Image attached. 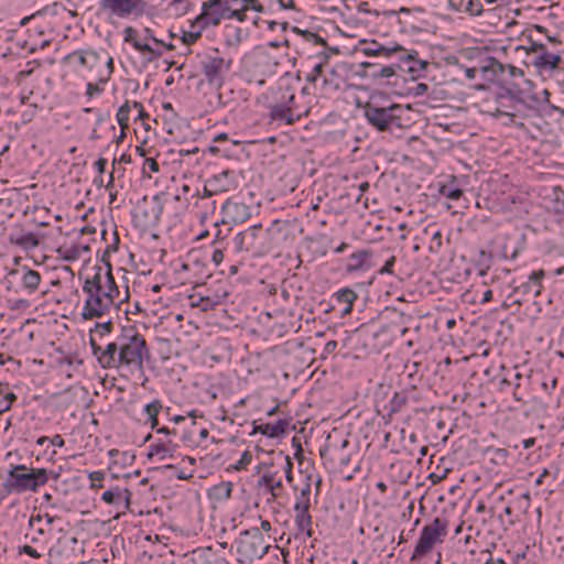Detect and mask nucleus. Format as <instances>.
I'll return each instance as SVG.
<instances>
[{"label":"nucleus","instance_id":"8fccbe9b","mask_svg":"<svg viewBox=\"0 0 564 564\" xmlns=\"http://www.w3.org/2000/svg\"><path fill=\"white\" fill-rule=\"evenodd\" d=\"M441 193L449 199L456 200L463 195V191L460 188H447L443 187Z\"/></svg>","mask_w":564,"mask_h":564},{"label":"nucleus","instance_id":"9b49d317","mask_svg":"<svg viewBox=\"0 0 564 564\" xmlns=\"http://www.w3.org/2000/svg\"><path fill=\"white\" fill-rule=\"evenodd\" d=\"M144 0H100L99 9L110 17L127 19L143 12Z\"/></svg>","mask_w":564,"mask_h":564},{"label":"nucleus","instance_id":"6e6552de","mask_svg":"<svg viewBox=\"0 0 564 564\" xmlns=\"http://www.w3.org/2000/svg\"><path fill=\"white\" fill-rule=\"evenodd\" d=\"M544 276L545 272L543 269L532 271L528 275L527 281L512 286V291L508 294L507 300H511L512 304H516L519 308L529 295L538 296L541 294Z\"/></svg>","mask_w":564,"mask_h":564},{"label":"nucleus","instance_id":"f704fd0d","mask_svg":"<svg viewBox=\"0 0 564 564\" xmlns=\"http://www.w3.org/2000/svg\"><path fill=\"white\" fill-rule=\"evenodd\" d=\"M336 301L341 304L352 305L357 294L349 288H344L335 293Z\"/></svg>","mask_w":564,"mask_h":564},{"label":"nucleus","instance_id":"bf43d9fd","mask_svg":"<svg viewBox=\"0 0 564 564\" xmlns=\"http://www.w3.org/2000/svg\"><path fill=\"white\" fill-rule=\"evenodd\" d=\"M87 57V50L86 51H77L68 55V58H77L78 63L82 66H86V58Z\"/></svg>","mask_w":564,"mask_h":564},{"label":"nucleus","instance_id":"603ef678","mask_svg":"<svg viewBox=\"0 0 564 564\" xmlns=\"http://www.w3.org/2000/svg\"><path fill=\"white\" fill-rule=\"evenodd\" d=\"M394 263H395V257L392 256L386 261L383 267L378 270V273L379 274H384V273L392 274Z\"/></svg>","mask_w":564,"mask_h":564},{"label":"nucleus","instance_id":"f257e3e1","mask_svg":"<svg viewBox=\"0 0 564 564\" xmlns=\"http://www.w3.org/2000/svg\"><path fill=\"white\" fill-rule=\"evenodd\" d=\"M93 275H87L83 284V292L86 295L80 316L85 321L100 318L108 315L111 310H118L116 300L120 291L112 275L111 265L107 263L104 270L97 265Z\"/></svg>","mask_w":564,"mask_h":564},{"label":"nucleus","instance_id":"338daca9","mask_svg":"<svg viewBox=\"0 0 564 564\" xmlns=\"http://www.w3.org/2000/svg\"><path fill=\"white\" fill-rule=\"evenodd\" d=\"M545 48H546V46H545L544 44H542V43H538V42L532 41V40L530 39V48H529V51H530V52H534V53H536V55H538V54H540L542 51H544Z\"/></svg>","mask_w":564,"mask_h":564},{"label":"nucleus","instance_id":"9d476101","mask_svg":"<svg viewBox=\"0 0 564 564\" xmlns=\"http://www.w3.org/2000/svg\"><path fill=\"white\" fill-rule=\"evenodd\" d=\"M226 0H207L202 3V12L194 19L192 26L207 29L218 25L227 19Z\"/></svg>","mask_w":564,"mask_h":564},{"label":"nucleus","instance_id":"a878e982","mask_svg":"<svg viewBox=\"0 0 564 564\" xmlns=\"http://www.w3.org/2000/svg\"><path fill=\"white\" fill-rule=\"evenodd\" d=\"M360 66L365 67V68H371V73L369 75H371L372 77H379V78H389L391 76H393L395 74V69L397 68H401V66L399 64H390V65H382V66H378L376 64H371V63H361Z\"/></svg>","mask_w":564,"mask_h":564},{"label":"nucleus","instance_id":"4468645a","mask_svg":"<svg viewBox=\"0 0 564 564\" xmlns=\"http://www.w3.org/2000/svg\"><path fill=\"white\" fill-rule=\"evenodd\" d=\"M364 53L369 56H384V57H389L391 55H397L398 59L401 62H406V63H412V62L416 63L417 62L414 58V55L417 54L415 51H413V53H410L409 51H406L404 47H402L400 45L384 46L377 42H372L364 48Z\"/></svg>","mask_w":564,"mask_h":564},{"label":"nucleus","instance_id":"e433bc0d","mask_svg":"<svg viewBox=\"0 0 564 564\" xmlns=\"http://www.w3.org/2000/svg\"><path fill=\"white\" fill-rule=\"evenodd\" d=\"M478 263H479V265H481V268L479 269V272H478L479 275H482V276L486 275L490 268L491 254L489 252L481 250L479 252Z\"/></svg>","mask_w":564,"mask_h":564},{"label":"nucleus","instance_id":"4c0bfd02","mask_svg":"<svg viewBox=\"0 0 564 564\" xmlns=\"http://www.w3.org/2000/svg\"><path fill=\"white\" fill-rule=\"evenodd\" d=\"M324 63H317L314 65L312 72L306 74L305 80L315 84L319 78L323 77Z\"/></svg>","mask_w":564,"mask_h":564},{"label":"nucleus","instance_id":"774afa93","mask_svg":"<svg viewBox=\"0 0 564 564\" xmlns=\"http://www.w3.org/2000/svg\"><path fill=\"white\" fill-rule=\"evenodd\" d=\"M484 66H485V65H481L480 67H470V68H467V69L465 70V75H466V77H467V78H469V79H474V78H476V76H477V74H478L479 72L484 74V72H482V69H481Z\"/></svg>","mask_w":564,"mask_h":564},{"label":"nucleus","instance_id":"c03bdc74","mask_svg":"<svg viewBox=\"0 0 564 564\" xmlns=\"http://www.w3.org/2000/svg\"><path fill=\"white\" fill-rule=\"evenodd\" d=\"M90 479V488H101L102 487V480L105 478L104 471H91L89 474Z\"/></svg>","mask_w":564,"mask_h":564},{"label":"nucleus","instance_id":"a19ab883","mask_svg":"<svg viewBox=\"0 0 564 564\" xmlns=\"http://www.w3.org/2000/svg\"><path fill=\"white\" fill-rule=\"evenodd\" d=\"M124 42L130 43L135 50V44H141V39L137 37V31L132 26H127L123 30Z\"/></svg>","mask_w":564,"mask_h":564},{"label":"nucleus","instance_id":"680f3d73","mask_svg":"<svg viewBox=\"0 0 564 564\" xmlns=\"http://www.w3.org/2000/svg\"><path fill=\"white\" fill-rule=\"evenodd\" d=\"M224 260V252L221 249H214L212 253V261L215 265H219Z\"/></svg>","mask_w":564,"mask_h":564},{"label":"nucleus","instance_id":"de8ad7c7","mask_svg":"<svg viewBox=\"0 0 564 564\" xmlns=\"http://www.w3.org/2000/svg\"><path fill=\"white\" fill-rule=\"evenodd\" d=\"M165 468L167 469H172L174 471V475L176 476L177 479H181V480H185V479H188L193 476V470H191L189 473H185V470L183 469H180L177 466L175 465H166Z\"/></svg>","mask_w":564,"mask_h":564},{"label":"nucleus","instance_id":"dca6fc26","mask_svg":"<svg viewBox=\"0 0 564 564\" xmlns=\"http://www.w3.org/2000/svg\"><path fill=\"white\" fill-rule=\"evenodd\" d=\"M221 212L224 216L234 224L243 223L251 216V208L249 205L231 198L226 199L221 206Z\"/></svg>","mask_w":564,"mask_h":564},{"label":"nucleus","instance_id":"c756f323","mask_svg":"<svg viewBox=\"0 0 564 564\" xmlns=\"http://www.w3.org/2000/svg\"><path fill=\"white\" fill-rule=\"evenodd\" d=\"M550 197L553 203L554 213L564 215V189L561 186H553Z\"/></svg>","mask_w":564,"mask_h":564},{"label":"nucleus","instance_id":"ea45409f","mask_svg":"<svg viewBox=\"0 0 564 564\" xmlns=\"http://www.w3.org/2000/svg\"><path fill=\"white\" fill-rule=\"evenodd\" d=\"M442 248V234L440 230H436L432 234V238L429 245V251L431 253H438Z\"/></svg>","mask_w":564,"mask_h":564},{"label":"nucleus","instance_id":"c85d7f7f","mask_svg":"<svg viewBox=\"0 0 564 564\" xmlns=\"http://www.w3.org/2000/svg\"><path fill=\"white\" fill-rule=\"evenodd\" d=\"M161 410H162V403L158 399H155L152 402L144 405L143 411L150 420L152 430L156 429V426L159 425L158 415Z\"/></svg>","mask_w":564,"mask_h":564},{"label":"nucleus","instance_id":"5fc2aeb1","mask_svg":"<svg viewBox=\"0 0 564 564\" xmlns=\"http://www.w3.org/2000/svg\"><path fill=\"white\" fill-rule=\"evenodd\" d=\"M275 473H265L261 476V478L259 479V485L260 486H265V487H270L273 481L275 480Z\"/></svg>","mask_w":564,"mask_h":564},{"label":"nucleus","instance_id":"20e7f679","mask_svg":"<svg viewBox=\"0 0 564 564\" xmlns=\"http://www.w3.org/2000/svg\"><path fill=\"white\" fill-rule=\"evenodd\" d=\"M364 117L367 122L378 131H391L392 127H399L403 108L399 104H381L376 97H371L362 106Z\"/></svg>","mask_w":564,"mask_h":564},{"label":"nucleus","instance_id":"423d86ee","mask_svg":"<svg viewBox=\"0 0 564 564\" xmlns=\"http://www.w3.org/2000/svg\"><path fill=\"white\" fill-rule=\"evenodd\" d=\"M241 535L237 549L243 557L248 560L261 558L268 553L270 545L265 542L259 528L246 530Z\"/></svg>","mask_w":564,"mask_h":564},{"label":"nucleus","instance_id":"e2e57ef3","mask_svg":"<svg viewBox=\"0 0 564 564\" xmlns=\"http://www.w3.org/2000/svg\"><path fill=\"white\" fill-rule=\"evenodd\" d=\"M20 552L21 553H25L28 555H30L31 557H34V558H37L40 557V553L32 546L25 544L23 545L22 547H20Z\"/></svg>","mask_w":564,"mask_h":564},{"label":"nucleus","instance_id":"4d7b16f0","mask_svg":"<svg viewBox=\"0 0 564 564\" xmlns=\"http://www.w3.org/2000/svg\"><path fill=\"white\" fill-rule=\"evenodd\" d=\"M303 34L306 40L313 41L315 44L326 45V41L316 33L304 31Z\"/></svg>","mask_w":564,"mask_h":564},{"label":"nucleus","instance_id":"f03ea898","mask_svg":"<svg viewBox=\"0 0 564 564\" xmlns=\"http://www.w3.org/2000/svg\"><path fill=\"white\" fill-rule=\"evenodd\" d=\"M48 481V470L45 468H33L25 465H11L3 482L6 492L22 494L25 491H37Z\"/></svg>","mask_w":564,"mask_h":564},{"label":"nucleus","instance_id":"aec40b11","mask_svg":"<svg viewBox=\"0 0 564 564\" xmlns=\"http://www.w3.org/2000/svg\"><path fill=\"white\" fill-rule=\"evenodd\" d=\"M448 6L455 11L466 12L470 15H480L482 13L480 0H448Z\"/></svg>","mask_w":564,"mask_h":564},{"label":"nucleus","instance_id":"f8f14e48","mask_svg":"<svg viewBox=\"0 0 564 564\" xmlns=\"http://www.w3.org/2000/svg\"><path fill=\"white\" fill-rule=\"evenodd\" d=\"M86 68L90 72L96 70L95 79L98 83L106 84L113 72V59L107 53L102 56L94 50H87Z\"/></svg>","mask_w":564,"mask_h":564},{"label":"nucleus","instance_id":"0eeeda50","mask_svg":"<svg viewBox=\"0 0 564 564\" xmlns=\"http://www.w3.org/2000/svg\"><path fill=\"white\" fill-rule=\"evenodd\" d=\"M231 61H225L218 50L207 54L200 59V69L209 85L220 87L225 75L229 70Z\"/></svg>","mask_w":564,"mask_h":564},{"label":"nucleus","instance_id":"a211bd4d","mask_svg":"<svg viewBox=\"0 0 564 564\" xmlns=\"http://www.w3.org/2000/svg\"><path fill=\"white\" fill-rule=\"evenodd\" d=\"M131 491L128 488H120L116 486L111 489L106 490L101 495V499L108 503L115 506L117 509H129L131 500Z\"/></svg>","mask_w":564,"mask_h":564},{"label":"nucleus","instance_id":"58836bf2","mask_svg":"<svg viewBox=\"0 0 564 564\" xmlns=\"http://www.w3.org/2000/svg\"><path fill=\"white\" fill-rule=\"evenodd\" d=\"M406 403V397L402 393L395 392L390 400V410L391 412H398L404 406Z\"/></svg>","mask_w":564,"mask_h":564},{"label":"nucleus","instance_id":"f3484780","mask_svg":"<svg viewBox=\"0 0 564 564\" xmlns=\"http://www.w3.org/2000/svg\"><path fill=\"white\" fill-rule=\"evenodd\" d=\"M237 177L234 171L224 170L208 178V187L217 193L229 192L237 187Z\"/></svg>","mask_w":564,"mask_h":564},{"label":"nucleus","instance_id":"1a4fd4ad","mask_svg":"<svg viewBox=\"0 0 564 564\" xmlns=\"http://www.w3.org/2000/svg\"><path fill=\"white\" fill-rule=\"evenodd\" d=\"M311 507V484L306 482L301 489L300 495L296 497L294 503V522L300 532L305 533L307 538L313 534L312 530V516L310 514Z\"/></svg>","mask_w":564,"mask_h":564},{"label":"nucleus","instance_id":"bb28decb","mask_svg":"<svg viewBox=\"0 0 564 564\" xmlns=\"http://www.w3.org/2000/svg\"><path fill=\"white\" fill-rule=\"evenodd\" d=\"M22 286L28 291L29 294L35 292L41 282V274L35 270H26L22 275Z\"/></svg>","mask_w":564,"mask_h":564},{"label":"nucleus","instance_id":"3c124183","mask_svg":"<svg viewBox=\"0 0 564 564\" xmlns=\"http://www.w3.org/2000/svg\"><path fill=\"white\" fill-rule=\"evenodd\" d=\"M96 332L100 335V336H104L106 334H109L112 329V322L110 319H108L107 322H104V323H97L96 326Z\"/></svg>","mask_w":564,"mask_h":564},{"label":"nucleus","instance_id":"393cba45","mask_svg":"<svg viewBox=\"0 0 564 564\" xmlns=\"http://www.w3.org/2000/svg\"><path fill=\"white\" fill-rule=\"evenodd\" d=\"M288 423L285 421L279 420L276 423H265L258 426H254L253 432H260L262 435H267L269 437H278L285 433Z\"/></svg>","mask_w":564,"mask_h":564},{"label":"nucleus","instance_id":"49530a36","mask_svg":"<svg viewBox=\"0 0 564 564\" xmlns=\"http://www.w3.org/2000/svg\"><path fill=\"white\" fill-rule=\"evenodd\" d=\"M143 36H144V40H152L155 44H158L160 46H163V47H166L167 50H172L173 48L172 44H165L163 41L158 40L153 35V31L151 29H149V28H145L143 30Z\"/></svg>","mask_w":564,"mask_h":564},{"label":"nucleus","instance_id":"ddd939ff","mask_svg":"<svg viewBox=\"0 0 564 564\" xmlns=\"http://www.w3.org/2000/svg\"><path fill=\"white\" fill-rule=\"evenodd\" d=\"M90 348L101 368H120V362L117 361L119 357L118 338L116 341L108 343L105 347L98 345L94 338H90Z\"/></svg>","mask_w":564,"mask_h":564},{"label":"nucleus","instance_id":"7c9ffc66","mask_svg":"<svg viewBox=\"0 0 564 564\" xmlns=\"http://www.w3.org/2000/svg\"><path fill=\"white\" fill-rule=\"evenodd\" d=\"M193 6L192 0H172L169 9L174 15L181 17L186 14Z\"/></svg>","mask_w":564,"mask_h":564},{"label":"nucleus","instance_id":"2f4dec72","mask_svg":"<svg viewBox=\"0 0 564 564\" xmlns=\"http://www.w3.org/2000/svg\"><path fill=\"white\" fill-rule=\"evenodd\" d=\"M135 50L144 56L148 63L155 61L163 54L162 50L152 47L149 44H135Z\"/></svg>","mask_w":564,"mask_h":564},{"label":"nucleus","instance_id":"cd10ccee","mask_svg":"<svg viewBox=\"0 0 564 564\" xmlns=\"http://www.w3.org/2000/svg\"><path fill=\"white\" fill-rule=\"evenodd\" d=\"M232 484L230 481H221L210 489V497L215 500L224 501L230 498Z\"/></svg>","mask_w":564,"mask_h":564},{"label":"nucleus","instance_id":"39448f33","mask_svg":"<svg viewBox=\"0 0 564 564\" xmlns=\"http://www.w3.org/2000/svg\"><path fill=\"white\" fill-rule=\"evenodd\" d=\"M447 520L436 517L422 528L419 540L415 544L411 560L415 561L431 552L436 542H442L447 535Z\"/></svg>","mask_w":564,"mask_h":564},{"label":"nucleus","instance_id":"412c9836","mask_svg":"<svg viewBox=\"0 0 564 564\" xmlns=\"http://www.w3.org/2000/svg\"><path fill=\"white\" fill-rule=\"evenodd\" d=\"M294 111L292 106L285 104L275 102L270 106V117L272 120L284 121L288 124L294 122Z\"/></svg>","mask_w":564,"mask_h":564},{"label":"nucleus","instance_id":"7ed1b4c3","mask_svg":"<svg viewBox=\"0 0 564 564\" xmlns=\"http://www.w3.org/2000/svg\"><path fill=\"white\" fill-rule=\"evenodd\" d=\"M119 357L121 366L142 369L143 358L149 354L145 338L134 326L122 327L118 336Z\"/></svg>","mask_w":564,"mask_h":564},{"label":"nucleus","instance_id":"473e14b6","mask_svg":"<svg viewBox=\"0 0 564 564\" xmlns=\"http://www.w3.org/2000/svg\"><path fill=\"white\" fill-rule=\"evenodd\" d=\"M131 107L132 106L130 105V102L128 100H126V102L122 106H120L117 111L116 118H117L118 124L120 126V130L128 129L129 113H130Z\"/></svg>","mask_w":564,"mask_h":564},{"label":"nucleus","instance_id":"13d9d810","mask_svg":"<svg viewBox=\"0 0 564 564\" xmlns=\"http://www.w3.org/2000/svg\"><path fill=\"white\" fill-rule=\"evenodd\" d=\"M283 489V485L281 479H275L273 484L269 487V491L273 498L280 495V491Z\"/></svg>","mask_w":564,"mask_h":564},{"label":"nucleus","instance_id":"09e8293b","mask_svg":"<svg viewBox=\"0 0 564 564\" xmlns=\"http://www.w3.org/2000/svg\"><path fill=\"white\" fill-rule=\"evenodd\" d=\"M101 83H88L86 85V96L91 98L95 95L101 94L104 88L100 86Z\"/></svg>","mask_w":564,"mask_h":564},{"label":"nucleus","instance_id":"5701e85b","mask_svg":"<svg viewBox=\"0 0 564 564\" xmlns=\"http://www.w3.org/2000/svg\"><path fill=\"white\" fill-rule=\"evenodd\" d=\"M561 56L550 53L546 48L534 56L533 64L541 69H554L558 66Z\"/></svg>","mask_w":564,"mask_h":564},{"label":"nucleus","instance_id":"c9c22d12","mask_svg":"<svg viewBox=\"0 0 564 564\" xmlns=\"http://www.w3.org/2000/svg\"><path fill=\"white\" fill-rule=\"evenodd\" d=\"M232 4V1L231 0H226V11H227V19H236L240 22L245 21L247 15L243 14L242 11H240V6H236L234 4V7L231 6Z\"/></svg>","mask_w":564,"mask_h":564},{"label":"nucleus","instance_id":"6ab92c4d","mask_svg":"<svg viewBox=\"0 0 564 564\" xmlns=\"http://www.w3.org/2000/svg\"><path fill=\"white\" fill-rule=\"evenodd\" d=\"M260 229V226H252L246 229L245 231L237 234L234 238L235 251L241 252L253 249Z\"/></svg>","mask_w":564,"mask_h":564},{"label":"nucleus","instance_id":"a18cd8bd","mask_svg":"<svg viewBox=\"0 0 564 564\" xmlns=\"http://www.w3.org/2000/svg\"><path fill=\"white\" fill-rule=\"evenodd\" d=\"M280 94H281V97L279 99H276V101L280 104H285L288 106L293 107L295 95L291 91V89L290 88H286L284 90L280 89Z\"/></svg>","mask_w":564,"mask_h":564},{"label":"nucleus","instance_id":"4be33fe9","mask_svg":"<svg viewBox=\"0 0 564 564\" xmlns=\"http://www.w3.org/2000/svg\"><path fill=\"white\" fill-rule=\"evenodd\" d=\"M176 445L171 440H159L150 445L149 456H159L160 459L172 457Z\"/></svg>","mask_w":564,"mask_h":564},{"label":"nucleus","instance_id":"69168bd1","mask_svg":"<svg viewBox=\"0 0 564 564\" xmlns=\"http://www.w3.org/2000/svg\"><path fill=\"white\" fill-rule=\"evenodd\" d=\"M22 242L29 247H35L39 243L36 237L33 234H28L26 236H24L22 238Z\"/></svg>","mask_w":564,"mask_h":564},{"label":"nucleus","instance_id":"864d4df0","mask_svg":"<svg viewBox=\"0 0 564 564\" xmlns=\"http://www.w3.org/2000/svg\"><path fill=\"white\" fill-rule=\"evenodd\" d=\"M17 400V395L13 392H6L3 394L2 402L6 403V406H1V411L10 410L12 403Z\"/></svg>","mask_w":564,"mask_h":564},{"label":"nucleus","instance_id":"2eb2a0df","mask_svg":"<svg viewBox=\"0 0 564 564\" xmlns=\"http://www.w3.org/2000/svg\"><path fill=\"white\" fill-rule=\"evenodd\" d=\"M481 69L484 72V77L490 82H494L498 76H503L506 73H508V75L512 78L523 77L524 75L521 68H518L511 64H502L494 57L488 58Z\"/></svg>","mask_w":564,"mask_h":564},{"label":"nucleus","instance_id":"72a5a7b5","mask_svg":"<svg viewBox=\"0 0 564 564\" xmlns=\"http://www.w3.org/2000/svg\"><path fill=\"white\" fill-rule=\"evenodd\" d=\"M232 4L240 6V11L243 14L249 10L262 13L264 11L263 6L258 0H231Z\"/></svg>","mask_w":564,"mask_h":564},{"label":"nucleus","instance_id":"37998d69","mask_svg":"<svg viewBox=\"0 0 564 564\" xmlns=\"http://www.w3.org/2000/svg\"><path fill=\"white\" fill-rule=\"evenodd\" d=\"M251 459H252V454L249 451H245L241 454V457L237 460V463L232 467L236 470L245 469L251 463Z\"/></svg>","mask_w":564,"mask_h":564},{"label":"nucleus","instance_id":"6e6d98bb","mask_svg":"<svg viewBox=\"0 0 564 564\" xmlns=\"http://www.w3.org/2000/svg\"><path fill=\"white\" fill-rule=\"evenodd\" d=\"M131 106L133 108L138 109V116H137L135 120H138V119L139 120H145V119L150 118L149 113L144 111L143 106H142L141 102L132 101Z\"/></svg>","mask_w":564,"mask_h":564},{"label":"nucleus","instance_id":"79ce46f5","mask_svg":"<svg viewBox=\"0 0 564 564\" xmlns=\"http://www.w3.org/2000/svg\"><path fill=\"white\" fill-rule=\"evenodd\" d=\"M197 28H198L197 31L184 32V34L182 36V41L184 44H186V45L194 44L200 37L202 31L204 29H200L199 26H197Z\"/></svg>","mask_w":564,"mask_h":564},{"label":"nucleus","instance_id":"b1692460","mask_svg":"<svg viewBox=\"0 0 564 564\" xmlns=\"http://www.w3.org/2000/svg\"><path fill=\"white\" fill-rule=\"evenodd\" d=\"M370 252L366 249L351 253L348 258L346 272L352 273L360 270H367L368 268L365 265V262Z\"/></svg>","mask_w":564,"mask_h":564},{"label":"nucleus","instance_id":"052dcab7","mask_svg":"<svg viewBox=\"0 0 564 564\" xmlns=\"http://www.w3.org/2000/svg\"><path fill=\"white\" fill-rule=\"evenodd\" d=\"M145 166H148L149 170L153 173H156L160 170L159 163L152 158H147L144 160L143 167H145Z\"/></svg>","mask_w":564,"mask_h":564},{"label":"nucleus","instance_id":"0e129e2a","mask_svg":"<svg viewBox=\"0 0 564 564\" xmlns=\"http://www.w3.org/2000/svg\"><path fill=\"white\" fill-rule=\"evenodd\" d=\"M110 117V113L109 111L107 112H102L100 111L99 109L96 110V122H95V127H99L104 121H106L107 119H109Z\"/></svg>","mask_w":564,"mask_h":564}]
</instances>
